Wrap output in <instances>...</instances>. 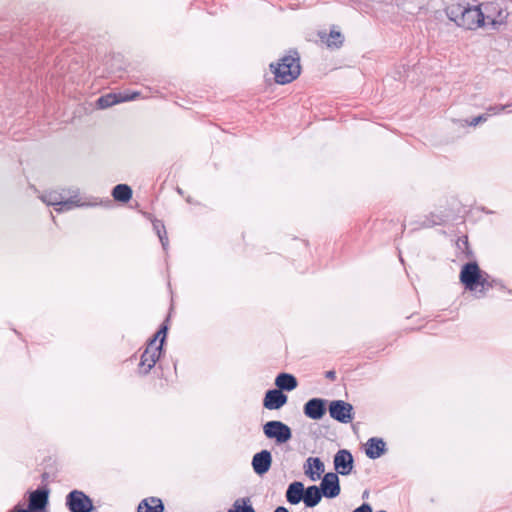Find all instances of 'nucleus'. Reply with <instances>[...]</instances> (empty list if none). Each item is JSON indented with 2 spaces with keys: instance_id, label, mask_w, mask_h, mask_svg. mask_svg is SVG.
<instances>
[{
  "instance_id": "obj_30",
  "label": "nucleus",
  "mask_w": 512,
  "mask_h": 512,
  "mask_svg": "<svg viewBox=\"0 0 512 512\" xmlns=\"http://www.w3.org/2000/svg\"><path fill=\"white\" fill-rule=\"evenodd\" d=\"M158 237L162 244L163 249L166 250L168 247V244H169L166 230L165 229L163 231L158 230Z\"/></svg>"
},
{
  "instance_id": "obj_5",
  "label": "nucleus",
  "mask_w": 512,
  "mask_h": 512,
  "mask_svg": "<svg viewBox=\"0 0 512 512\" xmlns=\"http://www.w3.org/2000/svg\"><path fill=\"white\" fill-rule=\"evenodd\" d=\"M491 21L493 26L500 24L501 22L496 19H490V16L485 17L479 6L466 5L462 17H460L459 27L467 30H474L485 25V20Z\"/></svg>"
},
{
  "instance_id": "obj_6",
  "label": "nucleus",
  "mask_w": 512,
  "mask_h": 512,
  "mask_svg": "<svg viewBox=\"0 0 512 512\" xmlns=\"http://www.w3.org/2000/svg\"><path fill=\"white\" fill-rule=\"evenodd\" d=\"M65 506L69 512H93V499L82 490L73 489L65 496Z\"/></svg>"
},
{
  "instance_id": "obj_26",
  "label": "nucleus",
  "mask_w": 512,
  "mask_h": 512,
  "mask_svg": "<svg viewBox=\"0 0 512 512\" xmlns=\"http://www.w3.org/2000/svg\"><path fill=\"white\" fill-rule=\"evenodd\" d=\"M325 42L328 47H340L343 43V35L339 31L331 30L326 36Z\"/></svg>"
},
{
  "instance_id": "obj_36",
  "label": "nucleus",
  "mask_w": 512,
  "mask_h": 512,
  "mask_svg": "<svg viewBox=\"0 0 512 512\" xmlns=\"http://www.w3.org/2000/svg\"><path fill=\"white\" fill-rule=\"evenodd\" d=\"M48 479H49V473L48 472H43L41 474V481L42 482H46Z\"/></svg>"
},
{
  "instance_id": "obj_13",
  "label": "nucleus",
  "mask_w": 512,
  "mask_h": 512,
  "mask_svg": "<svg viewBox=\"0 0 512 512\" xmlns=\"http://www.w3.org/2000/svg\"><path fill=\"white\" fill-rule=\"evenodd\" d=\"M272 462L273 458L271 451L263 449L253 455L251 466L256 475L263 477L271 469Z\"/></svg>"
},
{
  "instance_id": "obj_16",
  "label": "nucleus",
  "mask_w": 512,
  "mask_h": 512,
  "mask_svg": "<svg viewBox=\"0 0 512 512\" xmlns=\"http://www.w3.org/2000/svg\"><path fill=\"white\" fill-rule=\"evenodd\" d=\"M387 451V444L381 437H370L364 445L365 455L371 460L382 457Z\"/></svg>"
},
{
  "instance_id": "obj_24",
  "label": "nucleus",
  "mask_w": 512,
  "mask_h": 512,
  "mask_svg": "<svg viewBox=\"0 0 512 512\" xmlns=\"http://www.w3.org/2000/svg\"><path fill=\"white\" fill-rule=\"evenodd\" d=\"M112 196L116 201L126 203L132 197V189L126 184H118L113 188Z\"/></svg>"
},
{
  "instance_id": "obj_25",
  "label": "nucleus",
  "mask_w": 512,
  "mask_h": 512,
  "mask_svg": "<svg viewBox=\"0 0 512 512\" xmlns=\"http://www.w3.org/2000/svg\"><path fill=\"white\" fill-rule=\"evenodd\" d=\"M405 331H407V332L421 331L425 334H430V335H438L441 333L440 327L436 322H426V324L421 325V326L407 327V328H405Z\"/></svg>"
},
{
  "instance_id": "obj_17",
  "label": "nucleus",
  "mask_w": 512,
  "mask_h": 512,
  "mask_svg": "<svg viewBox=\"0 0 512 512\" xmlns=\"http://www.w3.org/2000/svg\"><path fill=\"white\" fill-rule=\"evenodd\" d=\"M138 95H139L138 92H134L132 94L109 93V94L103 95L100 98H98L97 105L100 108L105 109V108L111 107L120 102L134 100L138 97Z\"/></svg>"
},
{
  "instance_id": "obj_34",
  "label": "nucleus",
  "mask_w": 512,
  "mask_h": 512,
  "mask_svg": "<svg viewBox=\"0 0 512 512\" xmlns=\"http://www.w3.org/2000/svg\"><path fill=\"white\" fill-rule=\"evenodd\" d=\"M14 512H31V511L24 508L21 503H18L16 506H14Z\"/></svg>"
},
{
  "instance_id": "obj_23",
  "label": "nucleus",
  "mask_w": 512,
  "mask_h": 512,
  "mask_svg": "<svg viewBox=\"0 0 512 512\" xmlns=\"http://www.w3.org/2000/svg\"><path fill=\"white\" fill-rule=\"evenodd\" d=\"M467 4L464 3H451L445 9L447 17L453 21L457 26L460 23V17H462L463 11Z\"/></svg>"
},
{
  "instance_id": "obj_18",
  "label": "nucleus",
  "mask_w": 512,
  "mask_h": 512,
  "mask_svg": "<svg viewBox=\"0 0 512 512\" xmlns=\"http://www.w3.org/2000/svg\"><path fill=\"white\" fill-rule=\"evenodd\" d=\"M306 492V487L301 481H293L289 483L285 492L286 501L290 505H298L299 503L304 501V495Z\"/></svg>"
},
{
  "instance_id": "obj_3",
  "label": "nucleus",
  "mask_w": 512,
  "mask_h": 512,
  "mask_svg": "<svg viewBox=\"0 0 512 512\" xmlns=\"http://www.w3.org/2000/svg\"><path fill=\"white\" fill-rule=\"evenodd\" d=\"M269 67L277 84L291 83L301 74L300 55L297 50L291 49L277 63H271Z\"/></svg>"
},
{
  "instance_id": "obj_9",
  "label": "nucleus",
  "mask_w": 512,
  "mask_h": 512,
  "mask_svg": "<svg viewBox=\"0 0 512 512\" xmlns=\"http://www.w3.org/2000/svg\"><path fill=\"white\" fill-rule=\"evenodd\" d=\"M334 473L337 476H348L354 471L355 461L348 449H339L333 457Z\"/></svg>"
},
{
  "instance_id": "obj_21",
  "label": "nucleus",
  "mask_w": 512,
  "mask_h": 512,
  "mask_svg": "<svg viewBox=\"0 0 512 512\" xmlns=\"http://www.w3.org/2000/svg\"><path fill=\"white\" fill-rule=\"evenodd\" d=\"M322 498H324L322 491H320L318 485L313 484L306 487L303 503L306 508H314L321 502Z\"/></svg>"
},
{
  "instance_id": "obj_28",
  "label": "nucleus",
  "mask_w": 512,
  "mask_h": 512,
  "mask_svg": "<svg viewBox=\"0 0 512 512\" xmlns=\"http://www.w3.org/2000/svg\"><path fill=\"white\" fill-rule=\"evenodd\" d=\"M490 114L488 113H484L482 115H479V116H476V117H473L469 122L468 124L470 126H476L478 125L479 123L481 122H485L487 121V119L489 118Z\"/></svg>"
},
{
  "instance_id": "obj_4",
  "label": "nucleus",
  "mask_w": 512,
  "mask_h": 512,
  "mask_svg": "<svg viewBox=\"0 0 512 512\" xmlns=\"http://www.w3.org/2000/svg\"><path fill=\"white\" fill-rule=\"evenodd\" d=\"M263 434L267 439L273 440L277 446L289 442L293 437L292 429L280 420H270L262 426Z\"/></svg>"
},
{
  "instance_id": "obj_14",
  "label": "nucleus",
  "mask_w": 512,
  "mask_h": 512,
  "mask_svg": "<svg viewBox=\"0 0 512 512\" xmlns=\"http://www.w3.org/2000/svg\"><path fill=\"white\" fill-rule=\"evenodd\" d=\"M288 402V395L277 388L266 390L262 405L267 410H280Z\"/></svg>"
},
{
  "instance_id": "obj_31",
  "label": "nucleus",
  "mask_w": 512,
  "mask_h": 512,
  "mask_svg": "<svg viewBox=\"0 0 512 512\" xmlns=\"http://www.w3.org/2000/svg\"><path fill=\"white\" fill-rule=\"evenodd\" d=\"M352 512H373L371 504L363 502L360 506L355 508Z\"/></svg>"
},
{
  "instance_id": "obj_35",
  "label": "nucleus",
  "mask_w": 512,
  "mask_h": 512,
  "mask_svg": "<svg viewBox=\"0 0 512 512\" xmlns=\"http://www.w3.org/2000/svg\"><path fill=\"white\" fill-rule=\"evenodd\" d=\"M273 512H290L289 509L285 506H278L274 509Z\"/></svg>"
},
{
  "instance_id": "obj_12",
  "label": "nucleus",
  "mask_w": 512,
  "mask_h": 512,
  "mask_svg": "<svg viewBox=\"0 0 512 512\" xmlns=\"http://www.w3.org/2000/svg\"><path fill=\"white\" fill-rule=\"evenodd\" d=\"M318 487L322 491L324 498L327 499H334L341 493L340 479L337 473L334 472L325 473Z\"/></svg>"
},
{
  "instance_id": "obj_37",
  "label": "nucleus",
  "mask_w": 512,
  "mask_h": 512,
  "mask_svg": "<svg viewBox=\"0 0 512 512\" xmlns=\"http://www.w3.org/2000/svg\"><path fill=\"white\" fill-rule=\"evenodd\" d=\"M367 494H368L367 491H365L364 494H363V498L367 497Z\"/></svg>"
},
{
  "instance_id": "obj_38",
  "label": "nucleus",
  "mask_w": 512,
  "mask_h": 512,
  "mask_svg": "<svg viewBox=\"0 0 512 512\" xmlns=\"http://www.w3.org/2000/svg\"><path fill=\"white\" fill-rule=\"evenodd\" d=\"M377 512H387V511H386V510H379V511H377Z\"/></svg>"
},
{
  "instance_id": "obj_33",
  "label": "nucleus",
  "mask_w": 512,
  "mask_h": 512,
  "mask_svg": "<svg viewBox=\"0 0 512 512\" xmlns=\"http://www.w3.org/2000/svg\"><path fill=\"white\" fill-rule=\"evenodd\" d=\"M153 226L157 233H158V230L163 231L165 229V226L163 225V223L161 221H155L153 223Z\"/></svg>"
},
{
  "instance_id": "obj_10",
  "label": "nucleus",
  "mask_w": 512,
  "mask_h": 512,
  "mask_svg": "<svg viewBox=\"0 0 512 512\" xmlns=\"http://www.w3.org/2000/svg\"><path fill=\"white\" fill-rule=\"evenodd\" d=\"M329 401L320 397H313L303 405V414L314 421L321 420L328 411Z\"/></svg>"
},
{
  "instance_id": "obj_29",
  "label": "nucleus",
  "mask_w": 512,
  "mask_h": 512,
  "mask_svg": "<svg viewBox=\"0 0 512 512\" xmlns=\"http://www.w3.org/2000/svg\"><path fill=\"white\" fill-rule=\"evenodd\" d=\"M510 105L507 104V105H494V106H490L487 108V113L488 114H499L501 113L502 111H504L507 107H509Z\"/></svg>"
},
{
  "instance_id": "obj_7",
  "label": "nucleus",
  "mask_w": 512,
  "mask_h": 512,
  "mask_svg": "<svg viewBox=\"0 0 512 512\" xmlns=\"http://www.w3.org/2000/svg\"><path fill=\"white\" fill-rule=\"evenodd\" d=\"M330 417L342 424L351 423L355 417L354 407L344 400H331L328 405Z\"/></svg>"
},
{
  "instance_id": "obj_11",
  "label": "nucleus",
  "mask_w": 512,
  "mask_h": 512,
  "mask_svg": "<svg viewBox=\"0 0 512 512\" xmlns=\"http://www.w3.org/2000/svg\"><path fill=\"white\" fill-rule=\"evenodd\" d=\"M41 199L47 205L55 206L56 212L68 211L81 205L77 195L64 200L61 194L51 192L42 196Z\"/></svg>"
},
{
  "instance_id": "obj_20",
  "label": "nucleus",
  "mask_w": 512,
  "mask_h": 512,
  "mask_svg": "<svg viewBox=\"0 0 512 512\" xmlns=\"http://www.w3.org/2000/svg\"><path fill=\"white\" fill-rule=\"evenodd\" d=\"M164 510L165 506L162 499L151 496L139 502L136 512H164Z\"/></svg>"
},
{
  "instance_id": "obj_27",
  "label": "nucleus",
  "mask_w": 512,
  "mask_h": 512,
  "mask_svg": "<svg viewBox=\"0 0 512 512\" xmlns=\"http://www.w3.org/2000/svg\"><path fill=\"white\" fill-rule=\"evenodd\" d=\"M457 246L459 249L463 250V252L466 254L468 258L473 257V252L471 251L468 243L467 237L459 238L457 241Z\"/></svg>"
},
{
  "instance_id": "obj_15",
  "label": "nucleus",
  "mask_w": 512,
  "mask_h": 512,
  "mask_svg": "<svg viewBox=\"0 0 512 512\" xmlns=\"http://www.w3.org/2000/svg\"><path fill=\"white\" fill-rule=\"evenodd\" d=\"M303 470L306 477L315 482L322 478V474L325 472V464L320 457H308L304 464Z\"/></svg>"
},
{
  "instance_id": "obj_32",
  "label": "nucleus",
  "mask_w": 512,
  "mask_h": 512,
  "mask_svg": "<svg viewBox=\"0 0 512 512\" xmlns=\"http://www.w3.org/2000/svg\"><path fill=\"white\" fill-rule=\"evenodd\" d=\"M325 377L331 381L336 379V372L334 370H328L325 372Z\"/></svg>"
},
{
  "instance_id": "obj_8",
  "label": "nucleus",
  "mask_w": 512,
  "mask_h": 512,
  "mask_svg": "<svg viewBox=\"0 0 512 512\" xmlns=\"http://www.w3.org/2000/svg\"><path fill=\"white\" fill-rule=\"evenodd\" d=\"M26 495L29 499L28 510L31 512H49L50 489L47 484L38 486L35 490H28Z\"/></svg>"
},
{
  "instance_id": "obj_19",
  "label": "nucleus",
  "mask_w": 512,
  "mask_h": 512,
  "mask_svg": "<svg viewBox=\"0 0 512 512\" xmlns=\"http://www.w3.org/2000/svg\"><path fill=\"white\" fill-rule=\"evenodd\" d=\"M275 388L281 390L283 393L291 392L298 387V379L295 375L288 372H280L274 381Z\"/></svg>"
},
{
  "instance_id": "obj_2",
  "label": "nucleus",
  "mask_w": 512,
  "mask_h": 512,
  "mask_svg": "<svg viewBox=\"0 0 512 512\" xmlns=\"http://www.w3.org/2000/svg\"><path fill=\"white\" fill-rule=\"evenodd\" d=\"M459 279L465 289L475 292L478 298L484 297L495 283V280L487 272L482 271L475 261L462 266Z\"/></svg>"
},
{
  "instance_id": "obj_22",
  "label": "nucleus",
  "mask_w": 512,
  "mask_h": 512,
  "mask_svg": "<svg viewBox=\"0 0 512 512\" xmlns=\"http://www.w3.org/2000/svg\"><path fill=\"white\" fill-rule=\"evenodd\" d=\"M226 512H256L249 497L237 498Z\"/></svg>"
},
{
  "instance_id": "obj_1",
  "label": "nucleus",
  "mask_w": 512,
  "mask_h": 512,
  "mask_svg": "<svg viewBox=\"0 0 512 512\" xmlns=\"http://www.w3.org/2000/svg\"><path fill=\"white\" fill-rule=\"evenodd\" d=\"M169 329V322H161L156 332L147 339L136 369V373L140 377L152 373L160 380L161 388L167 385L177 370L176 361H172L170 364L164 359Z\"/></svg>"
}]
</instances>
